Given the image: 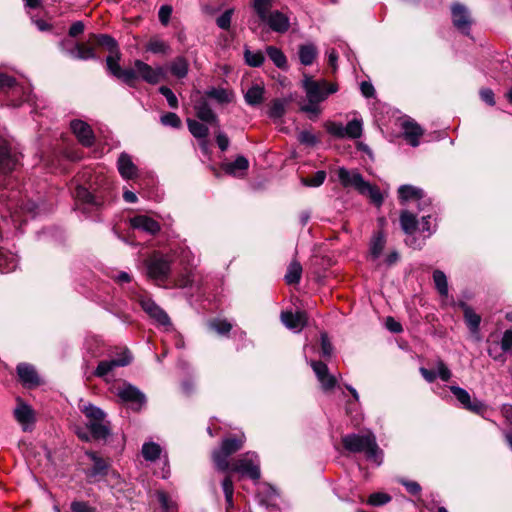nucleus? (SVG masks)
<instances>
[{
    "mask_svg": "<svg viewBox=\"0 0 512 512\" xmlns=\"http://www.w3.org/2000/svg\"><path fill=\"white\" fill-rule=\"evenodd\" d=\"M20 157L21 154L10 141L0 136V187H3L0 191V201L6 205L14 223H23L29 218H34L38 209L35 202L22 199L19 191L6 189L8 175L19 164Z\"/></svg>",
    "mask_w": 512,
    "mask_h": 512,
    "instance_id": "1",
    "label": "nucleus"
},
{
    "mask_svg": "<svg viewBox=\"0 0 512 512\" xmlns=\"http://www.w3.org/2000/svg\"><path fill=\"white\" fill-rule=\"evenodd\" d=\"M302 86L305 90L307 102L300 105V111L305 112L310 118L318 117L321 113L320 103L329 95L338 91V85L326 80L316 81L309 75H304Z\"/></svg>",
    "mask_w": 512,
    "mask_h": 512,
    "instance_id": "2",
    "label": "nucleus"
},
{
    "mask_svg": "<svg viewBox=\"0 0 512 512\" xmlns=\"http://www.w3.org/2000/svg\"><path fill=\"white\" fill-rule=\"evenodd\" d=\"M343 447L352 453H364L370 461L381 464L382 451L379 448L374 433L368 431L363 434L351 433L342 438Z\"/></svg>",
    "mask_w": 512,
    "mask_h": 512,
    "instance_id": "3",
    "label": "nucleus"
},
{
    "mask_svg": "<svg viewBox=\"0 0 512 512\" xmlns=\"http://www.w3.org/2000/svg\"><path fill=\"white\" fill-rule=\"evenodd\" d=\"M82 413L87 419L86 427L94 440H107L111 435L110 422L105 412L93 404L84 405Z\"/></svg>",
    "mask_w": 512,
    "mask_h": 512,
    "instance_id": "4",
    "label": "nucleus"
},
{
    "mask_svg": "<svg viewBox=\"0 0 512 512\" xmlns=\"http://www.w3.org/2000/svg\"><path fill=\"white\" fill-rule=\"evenodd\" d=\"M245 443V436L227 437L222 440L218 449L212 452V460L215 468L220 472H228L230 467L229 457L241 450Z\"/></svg>",
    "mask_w": 512,
    "mask_h": 512,
    "instance_id": "5",
    "label": "nucleus"
},
{
    "mask_svg": "<svg viewBox=\"0 0 512 512\" xmlns=\"http://www.w3.org/2000/svg\"><path fill=\"white\" fill-rule=\"evenodd\" d=\"M145 265L147 277L160 285L170 276L172 259L168 255L155 252L145 261Z\"/></svg>",
    "mask_w": 512,
    "mask_h": 512,
    "instance_id": "6",
    "label": "nucleus"
},
{
    "mask_svg": "<svg viewBox=\"0 0 512 512\" xmlns=\"http://www.w3.org/2000/svg\"><path fill=\"white\" fill-rule=\"evenodd\" d=\"M228 471L238 473L242 477H248L254 481L259 480L261 476L259 457L254 452H246L230 464Z\"/></svg>",
    "mask_w": 512,
    "mask_h": 512,
    "instance_id": "7",
    "label": "nucleus"
},
{
    "mask_svg": "<svg viewBox=\"0 0 512 512\" xmlns=\"http://www.w3.org/2000/svg\"><path fill=\"white\" fill-rule=\"evenodd\" d=\"M137 79L155 85L166 78L165 69L162 66L152 67L149 64L141 61H134V69Z\"/></svg>",
    "mask_w": 512,
    "mask_h": 512,
    "instance_id": "8",
    "label": "nucleus"
},
{
    "mask_svg": "<svg viewBox=\"0 0 512 512\" xmlns=\"http://www.w3.org/2000/svg\"><path fill=\"white\" fill-rule=\"evenodd\" d=\"M451 19L453 26L462 34L469 35L473 18L469 9L461 3H453L451 5Z\"/></svg>",
    "mask_w": 512,
    "mask_h": 512,
    "instance_id": "9",
    "label": "nucleus"
},
{
    "mask_svg": "<svg viewBox=\"0 0 512 512\" xmlns=\"http://www.w3.org/2000/svg\"><path fill=\"white\" fill-rule=\"evenodd\" d=\"M121 53L108 55L106 58V66L111 75L122 80L130 87H135L137 76L132 68L122 69L119 65Z\"/></svg>",
    "mask_w": 512,
    "mask_h": 512,
    "instance_id": "10",
    "label": "nucleus"
},
{
    "mask_svg": "<svg viewBox=\"0 0 512 512\" xmlns=\"http://www.w3.org/2000/svg\"><path fill=\"white\" fill-rule=\"evenodd\" d=\"M450 391L466 410L482 415L486 411V405L478 400L471 399L470 394L459 386H451Z\"/></svg>",
    "mask_w": 512,
    "mask_h": 512,
    "instance_id": "11",
    "label": "nucleus"
},
{
    "mask_svg": "<svg viewBox=\"0 0 512 512\" xmlns=\"http://www.w3.org/2000/svg\"><path fill=\"white\" fill-rule=\"evenodd\" d=\"M75 198L83 213L98 210L103 205V200L93 195L87 188L78 186L75 190Z\"/></svg>",
    "mask_w": 512,
    "mask_h": 512,
    "instance_id": "12",
    "label": "nucleus"
},
{
    "mask_svg": "<svg viewBox=\"0 0 512 512\" xmlns=\"http://www.w3.org/2000/svg\"><path fill=\"white\" fill-rule=\"evenodd\" d=\"M132 356L128 350L124 351L117 359L104 360L99 362L94 374L97 377H105L117 367H124L131 363Z\"/></svg>",
    "mask_w": 512,
    "mask_h": 512,
    "instance_id": "13",
    "label": "nucleus"
},
{
    "mask_svg": "<svg viewBox=\"0 0 512 512\" xmlns=\"http://www.w3.org/2000/svg\"><path fill=\"white\" fill-rule=\"evenodd\" d=\"M122 401L130 403L134 410H140L146 403L145 395L131 384L125 385L118 392Z\"/></svg>",
    "mask_w": 512,
    "mask_h": 512,
    "instance_id": "14",
    "label": "nucleus"
},
{
    "mask_svg": "<svg viewBox=\"0 0 512 512\" xmlns=\"http://www.w3.org/2000/svg\"><path fill=\"white\" fill-rule=\"evenodd\" d=\"M338 180L344 188H354L360 192L365 183L363 176L355 169L349 170L345 167H340L337 170Z\"/></svg>",
    "mask_w": 512,
    "mask_h": 512,
    "instance_id": "15",
    "label": "nucleus"
},
{
    "mask_svg": "<svg viewBox=\"0 0 512 512\" xmlns=\"http://www.w3.org/2000/svg\"><path fill=\"white\" fill-rule=\"evenodd\" d=\"M14 417L21 425L23 431L27 432L33 429L35 413L31 406L19 401L17 407L14 409Z\"/></svg>",
    "mask_w": 512,
    "mask_h": 512,
    "instance_id": "16",
    "label": "nucleus"
},
{
    "mask_svg": "<svg viewBox=\"0 0 512 512\" xmlns=\"http://www.w3.org/2000/svg\"><path fill=\"white\" fill-rule=\"evenodd\" d=\"M78 141L85 147H91L95 142V136L89 124L82 120H73L70 124Z\"/></svg>",
    "mask_w": 512,
    "mask_h": 512,
    "instance_id": "17",
    "label": "nucleus"
},
{
    "mask_svg": "<svg viewBox=\"0 0 512 512\" xmlns=\"http://www.w3.org/2000/svg\"><path fill=\"white\" fill-rule=\"evenodd\" d=\"M142 309L160 325H170V318L167 313L159 307L151 298L143 297L140 299Z\"/></svg>",
    "mask_w": 512,
    "mask_h": 512,
    "instance_id": "18",
    "label": "nucleus"
},
{
    "mask_svg": "<svg viewBox=\"0 0 512 512\" xmlns=\"http://www.w3.org/2000/svg\"><path fill=\"white\" fill-rule=\"evenodd\" d=\"M311 367L323 390L330 391L336 386V378L329 373L325 363L321 361H311Z\"/></svg>",
    "mask_w": 512,
    "mask_h": 512,
    "instance_id": "19",
    "label": "nucleus"
},
{
    "mask_svg": "<svg viewBox=\"0 0 512 512\" xmlns=\"http://www.w3.org/2000/svg\"><path fill=\"white\" fill-rule=\"evenodd\" d=\"M262 22L266 23L269 28L277 33H286L290 28V20L288 16L279 10H274Z\"/></svg>",
    "mask_w": 512,
    "mask_h": 512,
    "instance_id": "20",
    "label": "nucleus"
},
{
    "mask_svg": "<svg viewBox=\"0 0 512 512\" xmlns=\"http://www.w3.org/2000/svg\"><path fill=\"white\" fill-rule=\"evenodd\" d=\"M66 43V41H62L60 45L62 50L65 51L71 58L77 60L98 59L92 47H88L83 43H76L74 47L66 48Z\"/></svg>",
    "mask_w": 512,
    "mask_h": 512,
    "instance_id": "21",
    "label": "nucleus"
},
{
    "mask_svg": "<svg viewBox=\"0 0 512 512\" xmlns=\"http://www.w3.org/2000/svg\"><path fill=\"white\" fill-rule=\"evenodd\" d=\"M281 321L288 329L300 332L307 323V316L303 311H285L281 313Z\"/></svg>",
    "mask_w": 512,
    "mask_h": 512,
    "instance_id": "22",
    "label": "nucleus"
},
{
    "mask_svg": "<svg viewBox=\"0 0 512 512\" xmlns=\"http://www.w3.org/2000/svg\"><path fill=\"white\" fill-rule=\"evenodd\" d=\"M130 224L134 229L142 230L151 235H155L161 229L160 224L156 220L146 215H137L131 218Z\"/></svg>",
    "mask_w": 512,
    "mask_h": 512,
    "instance_id": "23",
    "label": "nucleus"
},
{
    "mask_svg": "<svg viewBox=\"0 0 512 512\" xmlns=\"http://www.w3.org/2000/svg\"><path fill=\"white\" fill-rule=\"evenodd\" d=\"M402 130L407 142L417 147L419 145V139L423 135L424 131L414 120L408 119L402 122Z\"/></svg>",
    "mask_w": 512,
    "mask_h": 512,
    "instance_id": "24",
    "label": "nucleus"
},
{
    "mask_svg": "<svg viewBox=\"0 0 512 512\" xmlns=\"http://www.w3.org/2000/svg\"><path fill=\"white\" fill-rule=\"evenodd\" d=\"M117 168L122 178L129 180L134 179L138 174V168L133 163L131 156L125 152L119 155Z\"/></svg>",
    "mask_w": 512,
    "mask_h": 512,
    "instance_id": "25",
    "label": "nucleus"
},
{
    "mask_svg": "<svg viewBox=\"0 0 512 512\" xmlns=\"http://www.w3.org/2000/svg\"><path fill=\"white\" fill-rule=\"evenodd\" d=\"M436 367H437V372L426 369L424 367H421L419 369V371H420L421 375L423 376V378L429 383L434 382L437 377H439L442 381H445V382L451 378L452 373L442 360L439 359L437 361Z\"/></svg>",
    "mask_w": 512,
    "mask_h": 512,
    "instance_id": "26",
    "label": "nucleus"
},
{
    "mask_svg": "<svg viewBox=\"0 0 512 512\" xmlns=\"http://www.w3.org/2000/svg\"><path fill=\"white\" fill-rule=\"evenodd\" d=\"M17 374L21 382L28 387L38 386L40 384L39 377L35 368L27 363H20L17 366Z\"/></svg>",
    "mask_w": 512,
    "mask_h": 512,
    "instance_id": "27",
    "label": "nucleus"
},
{
    "mask_svg": "<svg viewBox=\"0 0 512 512\" xmlns=\"http://www.w3.org/2000/svg\"><path fill=\"white\" fill-rule=\"evenodd\" d=\"M196 116L203 122L210 123L215 127H219V119L215 112L211 109L206 100L199 101L195 105Z\"/></svg>",
    "mask_w": 512,
    "mask_h": 512,
    "instance_id": "28",
    "label": "nucleus"
},
{
    "mask_svg": "<svg viewBox=\"0 0 512 512\" xmlns=\"http://www.w3.org/2000/svg\"><path fill=\"white\" fill-rule=\"evenodd\" d=\"M398 197L401 204H405L410 200L424 201V191L412 185H402L398 188Z\"/></svg>",
    "mask_w": 512,
    "mask_h": 512,
    "instance_id": "29",
    "label": "nucleus"
},
{
    "mask_svg": "<svg viewBox=\"0 0 512 512\" xmlns=\"http://www.w3.org/2000/svg\"><path fill=\"white\" fill-rule=\"evenodd\" d=\"M460 306L463 309L466 324L473 334H478L481 317L474 310L469 307L466 303H461Z\"/></svg>",
    "mask_w": 512,
    "mask_h": 512,
    "instance_id": "30",
    "label": "nucleus"
},
{
    "mask_svg": "<svg viewBox=\"0 0 512 512\" xmlns=\"http://www.w3.org/2000/svg\"><path fill=\"white\" fill-rule=\"evenodd\" d=\"M169 70L176 78L183 79L188 75L189 63L185 57L178 56L170 62Z\"/></svg>",
    "mask_w": 512,
    "mask_h": 512,
    "instance_id": "31",
    "label": "nucleus"
},
{
    "mask_svg": "<svg viewBox=\"0 0 512 512\" xmlns=\"http://www.w3.org/2000/svg\"><path fill=\"white\" fill-rule=\"evenodd\" d=\"M264 87L255 84L252 85L244 95L246 103L250 106L260 105L264 100Z\"/></svg>",
    "mask_w": 512,
    "mask_h": 512,
    "instance_id": "32",
    "label": "nucleus"
},
{
    "mask_svg": "<svg viewBox=\"0 0 512 512\" xmlns=\"http://www.w3.org/2000/svg\"><path fill=\"white\" fill-rule=\"evenodd\" d=\"M400 225L407 235H412L417 230L418 221L413 213L404 210L400 214Z\"/></svg>",
    "mask_w": 512,
    "mask_h": 512,
    "instance_id": "33",
    "label": "nucleus"
},
{
    "mask_svg": "<svg viewBox=\"0 0 512 512\" xmlns=\"http://www.w3.org/2000/svg\"><path fill=\"white\" fill-rule=\"evenodd\" d=\"M249 162L244 156H238L233 162L223 165V169L227 174L236 176L238 172H244L248 169Z\"/></svg>",
    "mask_w": 512,
    "mask_h": 512,
    "instance_id": "34",
    "label": "nucleus"
},
{
    "mask_svg": "<svg viewBox=\"0 0 512 512\" xmlns=\"http://www.w3.org/2000/svg\"><path fill=\"white\" fill-rule=\"evenodd\" d=\"M359 193L368 196L371 202L378 207L381 206L383 203V196L379 188L377 186L371 185L367 181H365Z\"/></svg>",
    "mask_w": 512,
    "mask_h": 512,
    "instance_id": "35",
    "label": "nucleus"
},
{
    "mask_svg": "<svg viewBox=\"0 0 512 512\" xmlns=\"http://www.w3.org/2000/svg\"><path fill=\"white\" fill-rule=\"evenodd\" d=\"M299 60L301 62V64L305 65V66H309L311 65L316 56H317V49L315 47V45L313 44H305V45H301L299 47Z\"/></svg>",
    "mask_w": 512,
    "mask_h": 512,
    "instance_id": "36",
    "label": "nucleus"
},
{
    "mask_svg": "<svg viewBox=\"0 0 512 512\" xmlns=\"http://www.w3.org/2000/svg\"><path fill=\"white\" fill-rule=\"evenodd\" d=\"M221 486L225 496L226 510L230 511L231 509L234 508V483L230 475L225 476L221 483Z\"/></svg>",
    "mask_w": 512,
    "mask_h": 512,
    "instance_id": "37",
    "label": "nucleus"
},
{
    "mask_svg": "<svg viewBox=\"0 0 512 512\" xmlns=\"http://www.w3.org/2000/svg\"><path fill=\"white\" fill-rule=\"evenodd\" d=\"M267 55L270 60L280 69H286L287 58L284 53L275 46H268L266 49Z\"/></svg>",
    "mask_w": 512,
    "mask_h": 512,
    "instance_id": "38",
    "label": "nucleus"
},
{
    "mask_svg": "<svg viewBox=\"0 0 512 512\" xmlns=\"http://www.w3.org/2000/svg\"><path fill=\"white\" fill-rule=\"evenodd\" d=\"M289 101L286 99H274L268 110V116L272 119H280L286 112Z\"/></svg>",
    "mask_w": 512,
    "mask_h": 512,
    "instance_id": "39",
    "label": "nucleus"
},
{
    "mask_svg": "<svg viewBox=\"0 0 512 512\" xmlns=\"http://www.w3.org/2000/svg\"><path fill=\"white\" fill-rule=\"evenodd\" d=\"M187 126L190 133L197 139H206L209 134V129L203 123L194 120L187 119Z\"/></svg>",
    "mask_w": 512,
    "mask_h": 512,
    "instance_id": "40",
    "label": "nucleus"
},
{
    "mask_svg": "<svg viewBox=\"0 0 512 512\" xmlns=\"http://www.w3.org/2000/svg\"><path fill=\"white\" fill-rule=\"evenodd\" d=\"M162 449L155 442H146L142 446V455L146 461H156L161 455Z\"/></svg>",
    "mask_w": 512,
    "mask_h": 512,
    "instance_id": "41",
    "label": "nucleus"
},
{
    "mask_svg": "<svg viewBox=\"0 0 512 512\" xmlns=\"http://www.w3.org/2000/svg\"><path fill=\"white\" fill-rule=\"evenodd\" d=\"M302 275V266L298 261H292L287 269V273L285 275V280L287 284H297L299 283Z\"/></svg>",
    "mask_w": 512,
    "mask_h": 512,
    "instance_id": "42",
    "label": "nucleus"
},
{
    "mask_svg": "<svg viewBox=\"0 0 512 512\" xmlns=\"http://www.w3.org/2000/svg\"><path fill=\"white\" fill-rule=\"evenodd\" d=\"M273 0H253L252 7L261 21L270 14Z\"/></svg>",
    "mask_w": 512,
    "mask_h": 512,
    "instance_id": "43",
    "label": "nucleus"
},
{
    "mask_svg": "<svg viewBox=\"0 0 512 512\" xmlns=\"http://www.w3.org/2000/svg\"><path fill=\"white\" fill-rule=\"evenodd\" d=\"M206 95L222 104L229 103L233 99V93L224 88H212L206 92Z\"/></svg>",
    "mask_w": 512,
    "mask_h": 512,
    "instance_id": "44",
    "label": "nucleus"
},
{
    "mask_svg": "<svg viewBox=\"0 0 512 512\" xmlns=\"http://www.w3.org/2000/svg\"><path fill=\"white\" fill-rule=\"evenodd\" d=\"M345 130V137L351 138V139H358L362 135V121L359 119H353L347 123L346 126H344Z\"/></svg>",
    "mask_w": 512,
    "mask_h": 512,
    "instance_id": "45",
    "label": "nucleus"
},
{
    "mask_svg": "<svg viewBox=\"0 0 512 512\" xmlns=\"http://www.w3.org/2000/svg\"><path fill=\"white\" fill-rule=\"evenodd\" d=\"M97 43L103 47H105L109 51V55H115L120 53L118 44L116 40L107 35V34H101L96 37Z\"/></svg>",
    "mask_w": 512,
    "mask_h": 512,
    "instance_id": "46",
    "label": "nucleus"
},
{
    "mask_svg": "<svg viewBox=\"0 0 512 512\" xmlns=\"http://www.w3.org/2000/svg\"><path fill=\"white\" fill-rule=\"evenodd\" d=\"M433 281L435 287L441 296L448 295V282L445 273L441 270H435L433 272Z\"/></svg>",
    "mask_w": 512,
    "mask_h": 512,
    "instance_id": "47",
    "label": "nucleus"
},
{
    "mask_svg": "<svg viewBox=\"0 0 512 512\" xmlns=\"http://www.w3.org/2000/svg\"><path fill=\"white\" fill-rule=\"evenodd\" d=\"M23 90H8L7 94L10 98L12 106H18L22 101H26L29 98L30 89L20 84Z\"/></svg>",
    "mask_w": 512,
    "mask_h": 512,
    "instance_id": "48",
    "label": "nucleus"
},
{
    "mask_svg": "<svg viewBox=\"0 0 512 512\" xmlns=\"http://www.w3.org/2000/svg\"><path fill=\"white\" fill-rule=\"evenodd\" d=\"M8 90H23V88L13 77L0 73V93H7Z\"/></svg>",
    "mask_w": 512,
    "mask_h": 512,
    "instance_id": "49",
    "label": "nucleus"
},
{
    "mask_svg": "<svg viewBox=\"0 0 512 512\" xmlns=\"http://www.w3.org/2000/svg\"><path fill=\"white\" fill-rule=\"evenodd\" d=\"M244 58L246 63L251 67H260L264 62V55L261 51H251L245 48Z\"/></svg>",
    "mask_w": 512,
    "mask_h": 512,
    "instance_id": "50",
    "label": "nucleus"
},
{
    "mask_svg": "<svg viewBox=\"0 0 512 512\" xmlns=\"http://www.w3.org/2000/svg\"><path fill=\"white\" fill-rule=\"evenodd\" d=\"M18 261L12 254L5 255L0 253V271L2 273H9L16 269Z\"/></svg>",
    "mask_w": 512,
    "mask_h": 512,
    "instance_id": "51",
    "label": "nucleus"
},
{
    "mask_svg": "<svg viewBox=\"0 0 512 512\" xmlns=\"http://www.w3.org/2000/svg\"><path fill=\"white\" fill-rule=\"evenodd\" d=\"M385 243H386L385 237L381 232L374 235V237L371 241V246H370V251L374 258H378L381 255V253L385 247Z\"/></svg>",
    "mask_w": 512,
    "mask_h": 512,
    "instance_id": "52",
    "label": "nucleus"
},
{
    "mask_svg": "<svg viewBox=\"0 0 512 512\" xmlns=\"http://www.w3.org/2000/svg\"><path fill=\"white\" fill-rule=\"evenodd\" d=\"M208 326L220 335H227L232 329V325L223 319H213L208 323Z\"/></svg>",
    "mask_w": 512,
    "mask_h": 512,
    "instance_id": "53",
    "label": "nucleus"
},
{
    "mask_svg": "<svg viewBox=\"0 0 512 512\" xmlns=\"http://www.w3.org/2000/svg\"><path fill=\"white\" fill-rule=\"evenodd\" d=\"M89 455L94 462L93 467L91 469V475L92 476L105 475L107 472V468H108L106 462L102 458L96 456L95 453H91Z\"/></svg>",
    "mask_w": 512,
    "mask_h": 512,
    "instance_id": "54",
    "label": "nucleus"
},
{
    "mask_svg": "<svg viewBox=\"0 0 512 512\" xmlns=\"http://www.w3.org/2000/svg\"><path fill=\"white\" fill-rule=\"evenodd\" d=\"M157 499L164 512H173L176 509V503L164 491L157 492Z\"/></svg>",
    "mask_w": 512,
    "mask_h": 512,
    "instance_id": "55",
    "label": "nucleus"
},
{
    "mask_svg": "<svg viewBox=\"0 0 512 512\" xmlns=\"http://www.w3.org/2000/svg\"><path fill=\"white\" fill-rule=\"evenodd\" d=\"M326 179V172L323 170L317 171L311 178H302L301 183L308 187H319Z\"/></svg>",
    "mask_w": 512,
    "mask_h": 512,
    "instance_id": "56",
    "label": "nucleus"
},
{
    "mask_svg": "<svg viewBox=\"0 0 512 512\" xmlns=\"http://www.w3.org/2000/svg\"><path fill=\"white\" fill-rule=\"evenodd\" d=\"M146 49L155 54H166L169 51V45L160 39H151Z\"/></svg>",
    "mask_w": 512,
    "mask_h": 512,
    "instance_id": "57",
    "label": "nucleus"
},
{
    "mask_svg": "<svg viewBox=\"0 0 512 512\" xmlns=\"http://www.w3.org/2000/svg\"><path fill=\"white\" fill-rule=\"evenodd\" d=\"M161 123L164 126H169L173 128H180L181 127V119L180 117L173 112H167L163 114L160 118Z\"/></svg>",
    "mask_w": 512,
    "mask_h": 512,
    "instance_id": "58",
    "label": "nucleus"
},
{
    "mask_svg": "<svg viewBox=\"0 0 512 512\" xmlns=\"http://www.w3.org/2000/svg\"><path fill=\"white\" fill-rule=\"evenodd\" d=\"M325 127L327 132L332 136L337 138H345L344 126L341 123L327 122Z\"/></svg>",
    "mask_w": 512,
    "mask_h": 512,
    "instance_id": "59",
    "label": "nucleus"
},
{
    "mask_svg": "<svg viewBox=\"0 0 512 512\" xmlns=\"http://www.w3.org/2000/svg\"><path fill=\"white\" fill-rule=\"evenodd\" d=\"M159 92L166 98L167 103L171 108L175 109L178 107V99L169 87L161 86L159 88Z\"/></svg>",
    "mask_w": 512,
    "mask_h": 512,
    "instance_id": "60",
    "label": "nucleus"
},
{
    "mask_svg": "<svg viewBox=\"0 0 512 512\" xmlns=\"http://www.w3.org/2000/svg\"><path fill=\"white\" fill-rule=\"evenodd\" d=\"M391 500V497L385 493H373L370 495L368 499V503L372 506H380L388 503Z\"/></svg>",
    "mask_w": 512,
    "mask_h": 512,
    "instance_id": "61",
    "label": "nucleus"
},
{
    "mask_svg": "<svg viewBox=\"0 0 512 512\" xmlns=\"http://www.w3.org/2000/svg\"><path fill=\"white\" fill-rule=\"evenodd\" d=\"M233 10L228 9L222 13L217 19L216 23L219 28L227 30L230 28Z\"/></svg>",
    "mask_w": 512,
    "mask_h": 512,
    "instance_id": "62",
    "label": "nucleus"
},
{
    "mask_svg": "<svg viewBox=\"0 0 512 512\" xmlns=\"http://www.w3.org/2000/svg\"><path fill=\"white\" fill-rule=\"evenodd\" d=\"M298 140L300 143L305 144L307 146H314L318 143V138L312 132L304 130L301 131L298 135Z\"/></svg>",
    "mask_w": 512,
    "mask_h": 512,
    "instance_id": "63",
    "label": "nucleus"
},
{
    "mask_svg": "<svg viewBox=\"0 0 512 512\" xmlns=\"http://www.w3.org/2000/svg\"><path fill=\"white\" fill-rule=\"evenodd\" d=\"M333 353L332 344L326 333L321 334V355L325 358L331 357Z\"/></svg>",
    "mask_w": 512,
    "mask_h": 512,
    "instance_id": "64",
    "label": "nucleus"
}]
</instances>
